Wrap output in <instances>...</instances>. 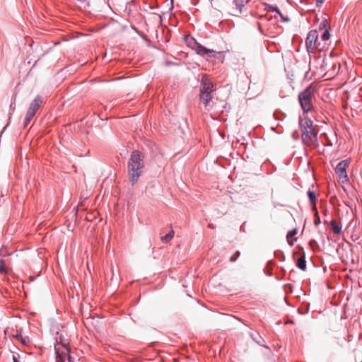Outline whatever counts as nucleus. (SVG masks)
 Instances as JSON below:
<instances>
[{
    "label": "nucleus",
    "instance_id": "1",
    "mask_svg": "<svg viewBox=\"0 0 362 362\" xmlns=\"http://www.w3.org/2000/svg\"><path fill=\"white\" fill-rule=\"evenodd\" d=\"M142 153L138 150L132 152L127 163L129 180L132 185L136 184L143 173L144 163Z\"/></svg>",
    "mask_w": 362,
    "mask_h": 362
},
{
    "label": "nucleus",
    "instance_id": "2",
    "mask_svg": "<svg viewBox=\"0 0 362 362\" xmlns=\"http://www.w3.org/2000/svg\"><path fill=\"white\" fill-rule=\"evenodd\" d=\"M314 88L308 86L298 94V101L304 113H308L313 109V97Z\"/></svg>",
    "mask_w": 362,
    "mask_h": 362
},
{
    "label": "nucleus",
    "instance_id": "3",
    "mask_svg": "<svg viewBox=\"0 0 362 362\" xmlns=\"http://www.w3.org/2000/svg\"><path fill=\"white\" fill-rule=\"evenodd\" d=\"M305 45L308 52L313 51L315 48H318L320 42H318V33L316 30H310L305 40Z\"/></svg>",
    "mask_w": 362,
    "mask_h": 362
},
{
    "label": "nucleus",
    "instance_id": "4",
    "mask_svg": "<svg viewBox=\"0 0 362 362\" xmlns=\"http://www.w3.org/2000/svg\"><path fill=\"white\" fill-rule=\"evenodd\" d=\"M302 140L304 144L311 146H315L317 143V135L314 129L302 133Z\"/></svg>",
    "mask_w": 362,
    "mask_h": 362
},
{
    "label": "nucleus",
    "instance_id": "5",
    "mask_svg": "<svg viewBox=\"0 0 362 362\" xmlns=\"http://www.w3.org/2000/svg\"><path fill=\"white\" fill-rule=\"evenodd\" d=\"M194 42L197 45L196 52L199 55H201L203 57L206 56L208 57H216V54L219 53L213 49H210L205 47L202 45L197 42L195 40H194Z\"/></svg>",
    "mask_w": 362,
    "mask_h": 362
},
{
    "label": "nucleus",
    "instance_id": "6",
    "mask_svg": "<svg viewBox=\"0 0 362 362\" xmlns=\"http://www.w3.org/2000/svg\"><path fill=\"white\" fill-rule=\"evenodd\" d=\"M348 160H343L340 161L336 166L335 173L339 178H346V168L349 165Z\"/></svg>",
    "mask_w": 362,
    "mask_h": 362
},
{
    "label": "nucleus",
    "instance_id": "7",
    "mask_svg": "<svg viewBox=\"0 0 362 362\" xmlns=\"http://www.w3.org/2000/svg\"><path fill=\"white\" fill-rule=\"evenodd\" d=\"M42 103V99L41 96L37 95L30 104L28 112L35 115L36 112L39 110Z\"/></svg>",
    "mask_w": 362,
    "mask_h": 362
},
{
    "label": "nucleus",
    "instance_id": "8",
    "mask_svg": "<svg viewBox=\"0 0 362 362\" xmlns=\"http://www.w3.org/2000/svg\"><path fill=\"white\" fill-rule=\"evenodd\" d=\"M299 125H300V128L302 133L305 132H306L309 131L310 129H313V121L308 117H305L304 119H300Z\"/></svg>",
    "mask_w": 362,
    "mask_h": 362
},
{
    "label": "nucleus",
    "instance_id": "9",
    "mask_svg": "<svg viewBox=\"0 0 362 362\" xmlns=\"http://www.w3.org/2000/svg\"><path fill=\"white\" fill-rule=\"evenodd\" d=\"M214 85L212 83H211L208 81H206V80H202L201 81V85H200V88H199L200 93H207V92H214Z\"/></svg>",
    "mask_w": 362,
    "mask_h": 362
},
{
    "label": "nucleus",
    "instance_id": "10",
    "mask_svg": "<svg viewBox=\"0 0 362 362\" xmlns=\"http://www.w3.org/2000/svg\"><path fill=\"white\" fill-rule=\"evenodd\" d=\"M250 335L252 340L255 341L257 344L262 346L264 348L270 350V348L268 346L263 344V342H264V339L258 332H251Z\"/></svg>",
    "mask_w": 362,
    "mask_h": 362
},
{
    "label": "nucleus",
    "instance_id": "11",
    "mask_svg": "<svg viewBox=\"0 0 362 362\" xmlns=\"http://www.w3.org/2000/svg\"><path fill=\"white\" fill-rule=\"evenodd\" d=\"M213 92L202 93L199 94L200 100L203 102L205 106H207L212 99L211 93Z\"/></svg>",
    "mask_w": 362,
    "mask_h": 362
},
{
    "label": "nucleus",
    "instance_id": "12",
    "mask_svg": "<svg viewBox=\"0 0 362 362\" xmlns=\"http://www.w3.org/2000/svg\"><path fill=\"white\" fill-rule=\"evenodd\" d=\"M249 1L250 0H234L233 4H235L236 9H238L239 13H241L245 8V4Z\"/></svg>",
    "mask_w": 362,
    "mask_h": 362
},
{
    "label": "nucleus",
    "instance_id": "13",
    "mask_svg": "<svg viewBox=\"0 0 362 362\" xmlns=\"http://www.w3.org/2000/svg\"><path fill=\"white\" fill-rule=\"evenodd\" d=\"M296 267L302 271H305L306 269V260L305 255L300 257L296 262Z\"/></svg>",
    "mask_w": 362,
    "mask_h": 362
},
{
    "label": "nucleus",
    "instance_id": "14",
    "mask_svg": "<svg viewBox=\"0 0 362 362\" xmlns=\"http://www.w3.org/2000/svg\"><path fill=\"white\" fill-rule=\"evenodd\" d=\"M330 225H331V227H332V229L333 230V232L337 234V235H339L341 233V225L340 223H337L335 221L332 220L331 222H330Z\"/></svg>",
    "mask_w": 362,
    "mask_h": 362
},
{
    "label": "nucleus",
    "instance_id": "15",
    "mask_svg": "<svg viewBox=\"0 0 362 362\" xmlns=\"http://www.w3.org/2000/svg\"><path fill=\"white\" fill-rule=\"evenodd\" d=\"M307 195L309 199V201L313 206H315L317 203V196L315 192L313 190L309 189L307 192Z\"/></svg>",
    "mask_w": 362,
    "mask_h": 362
},
{
    "label": "nucleus",
    "instance_id": "16",
    "mask_svg": "<svg viewBox=\"0 0 362 362\" xmlns=\"http://www.w3.org/2000/svg\"><path fill=\"white\" fill-rule=\"evenodd\" d=\"M264 6V10L266 11H270V12H276V13H280V9L276 6H272L271 4H269L267 3H264L263 4Z\"/></svg>",
    "mask_w": 362,
    "mask_h": 362
},
{
    "label": "nucleus",
    "instance_id": "17",
    "mask_svg": "<svg viewBox=\"0 0 362 362\" xmlns=\"http://www.w3.org/2000/svg\"><path fill=\"white\" fill-rule=\"evenodd\" d=\"M175 232L173 230H171L168 233L161 237V241L163 243H168L174 236Z\"/></svg>",
    "mask_w": 362,
    "mask_h": 362
},
{
    "label": "nucleus",
    "instance_id": "18",
    "mask_svg": "<svg viewBox=\"0 0 362 362\" xmlns=\"http://www.w3.org/2000/svg\"><path fill=\"white\" fill-rule=\"evenodd\" d=\"M34 116H35L34 114L27 111V113L25 115V117L24 118V122H23L24 127H26L29 124L30 122L33 119Z\"/></svg>",
    "mask_w": 362,
    "mask_h": 362
},
{
    "label": "nucleus",
    "instance_id": "19",
    "mask_svg": "<svg viewBox=\"0 0 362 362\" xmlns=\"http://www.w3.org/2000/svg\"><path fill=\"white\" fill-rule=\"evenodd\" d=\"M296 233H297V228H294L288 232L286 237L288 239V244L290 245H292L293 244V241L296 240V239H294L293 241H290L289 239L291 238L292 237H293L294 235H296Z\"/></svg>",
    "mask_w": 362,
    "mask_h": 362
},
{
    "label": "nucleus",
    "instance_id": "20",
    "mask_svg": "<svg viewBox=\"0 0 362 362\" xmlns=\"http://www.w3.org/2000/svg\"><path fill=\"white\" fill-rule=\"evenodd\" d=\"M274 117L276 120L283 121L286 117V115L281 111L276 110L274 112Z\"/></svg>",
    "mask_w": 362,
    "mask_h": 362
},
{
    "label": "nucleus",
    "instance_id": "21",
    "mask_svg": "<svg viewBox=\"0 0 362 362\" xmlns=\"http://www.w3.org/2000/svg\"><path fill=\"white\" fill-rule=\"evenodd\" d=\"M329 23L327 21V20L326 18L323 19L320 25H319V29L321 30H325V29H329Z\"/></svg>",
    "mask_w": 362,
    "mask_h": 362
},
{
    "label": "nucleus",
    "instance_id": "22",
    "mask_svg": "<svg viewBox=\"0 0 362 362\" xmlns=\"http://www.w3.org/2000/svg\"><path fill=\"white\" fill-rule=\"evenodd\" d=\"M309 245L314 251L320 250L319 245L317 243V241L314 239H311L309 241Z\"/></svg>",
    "mask_w": 362,
    "mask_h": 362
},
{
    "label": "nucleus",
    "instance_id": "23",
    "mask_svg": "<svg viewBox=\"0 0 362 362\" xmlns=\"http://www.w3.org/2000/svg\"><path fill=\"white\" fill-rule=\"evenodd\" d=\"M7 272H8V270L6 267L5 262L2 259H0V274H7Z\"/></svg>",
    "mask_w": 362,
    "mask_h": 362
},
{
    "label": "nucleus",
    "instance_id": "24",
    "mask_svg": "<svg viewBox=\"0 0 362 362\" xmlns=\"http://www.w3.org/2000/svg\"><path fill=\"white\" fill-rule=\"evenodd\" d=\"M330 37V34H329V29H325V30H324L322 36H321V38L322 40H329Z\"/></svg>",
    "mask_w": 362,
    "mask_h": 362
},
{
    "label": "nucleus",
    "instance_id": "25",
    "mask_svg": "<svg viewBox=\"0 0 362 362\" xmlns=\"http://www.w3.org/2000/svg\"><path fill=\"white\" fill-rule=\"evenodd\" d=\"M321 223L320 217L317 211L315 214L314 224L315 226H318Z\"/></svg>",
    "mask_w": 362,
    "mask_h": 362
},
{
    "label": "nucleus",
    "instance_id": "26",
    "mask_svg": "<svg viewBox=\"0 0 362 362\" xmlns=\"http://www.w3.org/2000/svg\"><path fill=\"white\" fill-rule=\"evenodd\" d=\"M240 255V251H236L234 255L230 258V262H235Z\"/></svg>",
    "mask_w": 362,
    "mask_h": 362
},
{
    "label": "nucleus",
    "instance_id": "27",
    "mask_svg": "<svg viewBox=\"0 0 362 362\" xmlns=\"http://www.w3.org/2000/svg\"><path fill=\"white\" fill-rule=\"evenodd\" d=\"M279 15L281 17V19L282 22H288V21H290V18L288 17V16H284L283 13H281V11H280V13H279Z\"/></svg>",
    "mask_w": 362,
    "mask_h": 362
},
{
    "label": "nucleus",
    "instance_id": "28",
    "mask_svg": "<svg viewBox=\"0 0 362 362\" xmlns=\"http://www.w3.org/2000/svg\"><path fill=\"white\" fill-rule=\"evenodd\" d=\"M292 137L293 139L295 140H297L299 139L300 137V134H299V132L298 130H296L294 131L293 133H292Z\"/></svg>",
    "mask_w": 362,
    "mask_h": 362
},
{
    "label": "nucleus",
    "instance_id": "29",
    "mask_svg": "<svg viewBox=\"0 0 362 362\" xmlns=\"http://www.w3.org/2000/svg\"><path fill=\"white\" fill-rule=\"evenodd\" d=\"M19 357H20L19 354H13V357H12L13 361V362H20L19 361Z\"/></svg>",
    "mask_w": 362,
    "mask_h": 362
},
{
    "label": "nucleus",
    "instance_id": "30",
    "mask_svg": "<svg viewBox=\"0 0 362 362\" xmlns=\"http://www.w3.org/2000/svg\"><path fill=\"white\" fill-rule=\"evenodd\" d=\"M13 337H16L17 339H21V338H22L21 335H19L18 334Z\"/></svg>",
    "mask_w": 362,
    "mask_h": 362
},
{
    "label": "nucleus",
    "instance_id": "31",
    "mask_svg": "<svg viewBox=\"0 0 362 362\" xmlns=\"http://www.w3.org/2000/svg\"><path fill=\"white\" fill-rule=\"evenodd\" d=\"M327 146H332V143L331 141H328L327 142Z\"/></svg>",
    "mask_w": 362,
    "mask_h": 362
},
{
    "label": "nucleus",
    "instance_id": "32",
    "mask_svg": "<svg viewBox=\"0 0 362 362\" xmlns=\"http://www.w3.org/2000/svg\"><path fill=\"white\" fill-rule=\"evenodd\" d=\"M355 361H356V362H362V361H360L358 359V358H357V356H356Z\"/></svg>",
    "mask_w": 362,
    "mask_h": 362
},
{
    "label": "nucleus",
    "instance_id": "33",
    "mask_svg": "<svg viewBox=\"0 0 362 362\" xmlns=\"http://www.w3.org/2000/svg\"><path fill=\"white\" fill-rule=\"evenodd\" d=\"M69 362H72L71 357L70 356H68Z\"/></svg>",
    "mask_w": 362,
    "mask_h": 362
},
{
    "label": "nucleus",
    "instance_id": "34",
    "mask_svg": "<svg viewBox=\"0 0 362 362\" xmlns=\"http://www.w3.org/2000/svg\"><path fill=\"white\" fill-rule=\"evenodd\" d=\"M10 109H13V110H14V107H13V106L12 105V104L10 105Z\"/></svg>",
    "mask_w": 362,
    "mask_h": 362
},
{
    "label": "nucleus",
    "instance_id": "35",
    "mask_svg": "<svg viewBox=\"0 0 362 362\" xmlns=\"http://www.w3.org/2000/svg\"><path fill=\"white\" fill-rule=\"evenodd\" d=\"M171 1V5L173 6V0H170Z\"/></svg>",
    "mask_w": 362,
    "mask_h": 362
}]
</instances>
